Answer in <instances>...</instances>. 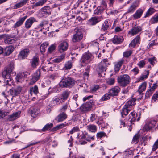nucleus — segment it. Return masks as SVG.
<instances>
[{"instance_id": "nucleus-19", "label": "nucleus", "mask_w": 158, "mask_h": 158, "mask_svg": "<svg viewBox=\"0 0 158 158\" xmlns=\"http://www.w3.org/2000/svg\"><path fill=\"white\" fill-rule=\"evenodd\" d=\"M14 49V47L12 46H7L3 49V52L4 53L5 55L9 56L12 53Z\"/></svg>"}, {"instance_id": "nucleus-38", "label": "nucleus", "mask_w": 158, "mask_h": 158, "mask_svg": "<svg viewBox=\"0 0 158 158\" xmlns=\"http://www.w3.org/2000/svg\"><path fill=\"white\" fill-rule=\"evenodd\" d=\"M137 117V114L134 112H132L129 115V119H131L130 122L132 123L133 122H135Z\"/></svg>"}, {"instance_id": "nucleus-17", "label": "nucleus", "mask_w": 158, "mask_h": 158, "mask_svg": "<svg viewBox=\"0 0 158 158\" xmlns=\"http://www.w3.org/2000/svg\"><path fill=\"white\" fill-rule=\"evenodd\" d=\"M111 24L109 21L107 20H106L104 23L102 25L101 30L102 31H106L110 27Z\"/></svg>"}, {"instance_id": "nucleus-15", "label": "nucleus", "mask_w": 158, "mask_h": 158, "mask_svg": "<svg viewBox=\"0 0 158 158\" xmlns=\"http://www.w3.org/2000/svg\"><path fill=\"white\" fill-rule=\"evenodd\" d=\"M22 90V87L20 86H18L13 89H10L9 91L10 94L13 96H17L19 94Z\"/></svg>"}, {"instance_id": "nucleus-42", "label": "nucleus", "mask_w": 158, "mask_h": 158, "mask_svg": "<svg viewBox=\"0 0 158 158\" xmlns=\"http://www.w3.org/2000/svg\"><path fill=\"white\" fill-rule=\"evenodd\" d=\"M47 1V0H40L34 5H32V8L34 9L35 7L42 6Z\"/></svg>"}, {"instance_id": "nucleus-56", "label": "nucleus", "mask_w": 158, "mask_h": 158, "mask_svg": "<svg viewBox=\"0 0 158 158\" xmlns=\"http://www.w3.org/2000/svg\"><path fill=\"white\" fill-rule=\"evenodd\" d=\"M106 134L103 132H100L97 134V137L98 138H101L103 137H105Z\"/></svg>"}, {"instance_id": "nucleus-55", "label": "nucleus", "mask_w": 158, "mask_h": 158, "mask_svg": "<svg viewBox=\"0 0 158 158\" xmlns=\"http://www.w3.org/2000/svg\"><path fill=\"white\" fill-rule=\"evenodd\" d=\"M152 128V126H150L148 123L144 126L143 127V130L144 131H148Z\"/></svg>"}, {"instance_id": "nucleus-27", "label": "nucleus", "mask_w": 158, "mask_h": 158, "mask_svg": "<svg viewBox=\"0 0 158 158\" xmlns=\"http://www.w3.org/2000/svg\"><path fill=\"white\" fill-rule=\"evenodd\" d=\"M39 58L36 56H33L31 59V65L33 68H35L38 65Z\"/></svg>"}, {"instance_id": "nucleus-25", "label": "nucleus", "mask_w": 158, "mask_h": 158, "mask_svg": "<svg viewBox=\"0 0 158 158\" xmlns=\"http://www.w3.org/2000/svg\"><path fill=\"white\" fill-rule=\"evenodd\" d=\"M140 40V37L139 36H137L134 38L129 44V47L131 48H134L137 44L138 43Z\"/></svg>"}, {"instance_id": "nucleus-24", "label": "nucleus", "mask_w": 158, "mask_h": 158, "mask_svg": "<svg viewBox=\"0 0 158 158\" xmlns=\"http://www.w3.org/2000/svg\"><path fill=\"white\" fill-rule=\"evenodd\" d=\"M98 17H94L91 18L88 21V24L90 25H94L99 22Z\"/></svg>"}, {"instance_id": "nucleus-47", "label": "nucleus", "mask_w": 158, "mask_h": 158, "mask_svg": "<svg viewBox=\"0 0 158 158\" xmlns=\"http://www.w3.org/2000/svg\"><path fill=\"white\" fill-rule=\"evenodd\" d=\"M72 66V63L70 61H68L65 63L63 68L65 70H68L70 69Z\"/></svg>"}, {"instance_id": "nucleus-7", "label": "nucleus", "mask_w": 158, "mask_h": 158, "mask_svg": "<svg viewBox=\"0 0 158 158\" xmlns=\"http://www.w3.org/2000/svg\"><path fill=\"white\" fill-rule=\"evenodd\" d=\"M68 47V44L66 41H61L58 46V51L60 53H62L66 51Z\"/></svg>"}, {"instance_id": "nucleus-12", "label": "nucleus", "mask_w": 158, "mask_h": 158, "mask_svg": "<svg viewBox=\"0 0 158 158\" xmlns=\"http://www.w3.org/2000/svg\"><path fill=\"white\" fill-rule=\"evenodd\" d=\"M29 52V50L27 48L21 50L18 55V58L20 60L25 59L27 56Z\"/></svg>"}, {"instance_id": "nucleus-63", "label": "nucleus", "mask_w": 158, "mask_h": 158, "mask_svg": "<svg viewBox=\"0 0 158 158\" xmlns=\"http://www.w3.org/2000/svg\"><path fill=\"white\" fill-rule=\"evenodd\" d=\"M158 148V139L155 142L153 146L152 150L155 151Z\"/></svg>"}, {"instance_id": "nucleus-14", "label": "nucleus", "mask_w": 158, "mask_h": 158, "mask_svg": "<svg viewBox=\"0 0 158 158\" xmlns=\"http://www.w3.org/2000/svg\"><path fill=\"white\" fill-rule=\"evenodd\" d=\"M67 115L65 113H60L55 118V120L57 122H61L65 120L67 118Z\"/></svg>"}, {"instance_id": "nucleus-45", "label": "nucleus", "mask_w": 158, "mask_h": 158, "mask_svg": "<svg viewBox=\"0 0 158 158\" xmlns=\"http://www.w3.org/2000/svg\"><path fill=\"white\" fill-rule=\"evenodd\" d=\"M48 45V44L47 43H43L41 45L40 48V49L42 54H43L45 52L46 48H47Z\"/></svg>"}, {"instance_id": "nucleus-30", "label": "nucleus", "mask_w": 158, "mask_h": 158, "mask_svg": "<svg viewBox=\"0 0 158 158\" xmlns=\"http://www.w3.org/2000/svg\"><path fill=\"white\" fill-rule=\"evenodd\" d=\"M103 7H98L97 9L95 10L94 11V13L96 15H99V14L102 13L104 10V8H105L106 7V3L105 2H104L103 4Z\"/></svg>"}, {"instance_id": "nucleus-59", "label": "nucleus", "mask_w": 158, "mask_h": 158, "mask_svg": "<svg viewBox=\"0 0 158 158\" xmlns=\"http://www.w3.org/2000/svg\"><path fill=\"white\" fill-rule=\"evenodd\" d=\"M80 131L79 128L77 127H75L73 128L71 130L69 131L70 134H73V133L78 131Z\"/></svg>"}, {"instance_id": "nucleus-13", "label": "nucleus", "mask_w": 158, "mask_h": 158, "mask_svg": "<svg viewBox=\"0 0 158 158\" xmlns=\"http://www.w3.org/2000/svg\"><path fill=\"white\" fill-rule=\"evenodd\" d=\"M20 112H15L10 115L7 117V119L9 121H13L19 117Z\"/></svg>"}, {"instance_id": "nucleus-1", "label": "nucleus", "mask_w": 158, "mask_h": 158, "mask_svg": "<svg viewBox=\"0 0 158 158\" xmlns=\"http://www.w3.org/2000/svg\"><path fill=\"white\" fill-rule=\"evenodd\" d=\"M14 62L13 61H11L5 68L4 71L2 72V76L4 78V85L6 84L9 86H11L13 81L11 76L14 75L16 74L13 72L14 69Z\"/></svg>"}, {"instance_id": "nucleus-6", "label": "nucleus", "mask_w": 158, "mask_h": 158, "mask_svg": "<svg viewBox=\"0 0 158 158\" xmlns=\"http://www.w3.org/2000/svg\"><path fill=\"white\" fill-rule=\"evenodd\" d=\"M50 8L49 6H44L40 9L38 15L40 18H46L51 14Z\"/></svg>"}, {"instance_id": "nucleus-62", "label": "nucleus", "mask_w": 158, "mask_h": 158, "mask_svg": "<svg viewBox=\"0 0 158 158\" xmlns=\"http://www.w3.org/2000/svg\"><path fill=\"white\" fill-rule=\"evenodd\" d=\"M99 85H95V86H94L93 87L91 88L90 91L92 93L95 92L99 89Z\"/></svg>"}, {"instance_id": "nucleus-33", "label": "nucleus", "mask_w": 158, "mask_h": 158, "mask_svg": "<svg viewBox=\"0 0 158 158\" xmlns=\"http://www.w3.org/2000/svg\"><path fill=\"white\" fill-rule=\"evenodd\" d=\"M86 128L90 132H95L97 130V126L94 124H90L86 126Z\"/></svg>"}, {"instance_id": "nucleus-40", "label": "nucleus", "mask_w": 158, "mask_h": 158, "mask_svg": "<svg viewBox=\"0 0 158 158\" xmlns=\"http://www.w3.org/2000/svg\"><path fill=\"white\" fill-rule=\"evenodd\" d=\"M53 124L52 123H48L45 125L41 130L42 132H45L50 130L52 127Z\"/></svg>"}, {"instance_id": "nucleus-22", "label": "nucleus", "mask_w": 158, "mask_h": 158, "mask_svg": "<svg viewBox=\"0 0 158 158\" xmlns=\"http://www.w3.org/2000/svg\"><path fill=\"white\" fill-rule=\"evenodd\" d=\"M131 109L128 107H127L125 105H124L123 107L122 110L121 111V114L122 117H124L125 116H127L129 111H130Z\"/></svg>"}, {"instance_id": "nucleus-29", "label": "nucleus", "mask_w": 158, "mask_h": 158, "mask_svg": "<svg viewBox=\"0 0 158 158\" xmlns=\"http://www.w3.org/2000/svg\"><path fill=\"white\" fill-rule=\"evenodd\" d=\"M136 101V99L134 98H133L127 102L124 105L127 107H128L131 109L132 106L135 104V102Z\"/></svg>"}, {"instance_id": "nucleus-61", "label": "nucleus", "mask_w": 158, "mask_h": 158, "mask_svg": "<svg viewBox=\"0 0 158 158\" xmlns=\"http://www.w3.org/2000/svg\"><path fill=\"white\" fill-rule=\"evenodd\" d=\"M79 143L81 145L85 144L87 143V142L85 141V138H82V135L79 139Z\"/></svg>"}, {"instance_id": "nucleus-43", "label": "nucleus", "mask_w": 158, "mask_h": 158, "mask_svg": "<svg viewBox=\"0 0 158 158\" xmlns=\"http://www.w3.org/2000/svg\"><path fill=\"white\" fill-rule=\"evenodd\" d=\"M137 7V6L135 3L133 4L128 9L127 13H133Z\"/></svg>"}, {"instance_id": "nucleus-8", "label": "nucleus", "mask_w": 158, "mask_h": 158, "mask_svg": "<svg viewBox=\"0 0 158 158\" xmlns=\"http://www.w3.org/2000/svg\"><path fill=\"white\" fill-rule=\"evenodd\" d=\"M92 55L91 54L84 53L80 60L81 63L87 64L91 60Z\"/></svg>"}, {"instance_id": "nucleus-26", "label": "nucleus", "mask_w": 158, "mask_h": 158, "mask_svg": "<svg viewBox=\"0 0 158 158\" xmlns=\"http://www.w3.org/2000/svg\"><path fill=\"white\" fill-rule=\"evenodd\" d=\"M82 138H84L86 140L88 141H90L94 139V136H90L88 133L85 131V133H83L82 134Z\"/></svg>"}, {"instance_id": "nucleus-49", "label": "nucleus", "mask_w": 158, "mask_h": 158, "mask_svg": "<svg viewBox=\"0 0 158 158\" xmlns=\"http://www.w3.org/2000/svg\"><path fill=\"white\" fill-rule=\"evenodd\" d=\"M38 114V111L36 108H34L31 110V116L35 118Z\"/></svg>"}, {"instance_id": "nucleus-48", "label": "nucleus", "mask_w": 158, "mask_h": 158, "mask_svg": "<svg viewBox=\"0 0 158 158\" xmlns=\"http://www.w3.org/2000/svg\"><path fill=\"white\" fill-rule=\"evenodd\" d=\"M111 96L109 93L105 94L100 99L101 101H105L109 99Z\"/></svg>"}, {"instance_id": "nucleus-36", "label": "nucleus", "mask_w": 158, "mask_h": 158, "mask_svg": "<svg viewBox=\"0 0 158 158\" xmlns=\"http://www.w3.org/2000/svg\"><path fill=\"white\" fill-rule=\"evenodd\" d=\"M70 92L67 90L64 91L61 94V98L64 102L69 97Z\"/></svg>"}, {"instance_id": "nucleus-16", "label": "nucleus", "mask_w": 158, "mask_h": 158, "mask_svg": "<svg viewBox=\"0 0 158 158\" xmlns=\"http://www.w3.org/2000/svg\"><path fill=\"white\" fill-rule=\"evenodd\" d=\"M35 21V19L34 17H31L28 19L25 23V27L27 29L29 28L32 26L33 23Z\"/></svg>"}, {"instance_id": "nucleus-58", "label": "nucleus", "mask_w": 158, "mask_h": 158, "mask_svg": "<svg viewBox=\"0 0 158 158\" xmlns=\"http://www.w3.org/2000/svg\"><path fill=\"white\" fill-rule=\"evenodd\" d=\"M139 70L137 67H136L131 70V72L134 75H136L139 72Z\"/></svg>"}, {"instance_id": "nucleus-50", "label": "nucleus", "mask_w": 158, "mask_h": 158, "mask_svg": "<svg viewBox=\"0 0 158 158\" xmlns=\"http://www.w3.org/2000/svg\"><path fill=\"white\" fill-rule=\"evenodd\" d=\"M23 73H19L17 75L15 79L17 82L21 81V80L23 78Z\"/></svg>"}, {"instance_id": "nucleus-4", "label": "nucleus", "mask_w": 158, "mask_h": 158, "mask_svg": "<svg viewBox=\"0 0 158 158\" xmlns=\"http://www.w3.org/2000/svg\"><path fill=\"white\" fill-rule=\"evenodd\" d=\"M109 64L108 63L107 59L103 60V61L100 63L97 69L98 77H102V74L103 73L104 75H105L104 72L107 69L106 67Z\"/></svg>"}, {"instance_id": "nucleus-44", "label": "nucleus", "mask_w": 158, "mask_h": 158, "mask_svg": "<svg viewBox=\"0 0 158 158\" xmlns=\"http://www.w3.org/2000/svg\"><path fill=\"white\" fill-rule=\"evenodd\" d=\"M150 22L151 24H155L158 22V13L151 19Z\"/></svg>"}, {"instance_id": "nucleus-46", "label": "nucleus", "mask_w": 158, "mask_h": 158, "mask_svg": "<svg viewBox=\"0 0 158 158\" xmlns=\"http://www.w3.org/2000/svg\"><path fill=\"white\" fill-rule=\"evenodd\" d=\"M132 53V51L131 50L126 51L123 52V56L124 57L127 58L131 56Z\"/></svg>"}, {"instance_id": "nucleus-10", "label": "nucleus", "mask_w": 158, "mask_h": 158, "mask_svg": "<svg viewBox=\"0 0 158 158\" xmlns=\"http://www.w3.org/2000/svg\"><path fill=\"white\" fill-rule=\"evenodd\" d=\"M94 104V102L93 100H91L83 104L81 106V110L83 111H88L89 110Z\"/></svg>"}, {"instance_id": "nucleus-21", "label": "nucleus", "mask_w": 158, "mask_h": 158, "mask_svg": "<svg viewBox=\"0 0 158 158\" xmlns=\"http://www.w3.org/2000/svg\"><path fill=\"white\" fill-rule=\"evenodd\" d=\"M124 39L122 36L115 35L112 40L113 42L116 44H118L122 43L123 40Z\"/></svg>"}, {"instance_id": "nucleus-54", "label": "nucleus", "mask_w": 158, "mask_h": 158, "mask_svg": "<svg viewBox=\"0 0 158 158\" xmlns=\"http://www.w3.org/2000/svg\"><path fill=\"white\" fill-rule=\"evenodd\" d=\"M147 73L146 75H143L141 76L139 78V81H142L144 79H146L149 74V72L148 71H146Z\"/></svg>"}, {"instance_id": "nucleus-3", "label": "nucleus", "mask_w": 158, "mask_h": 158, "mask_svg": "<svg viewBox=\"0 0 158 158\" xmlns=\"http://www.w3.org/2000/svg\"><path fill=\"white\" fill-rule=\"evenodd\" d=\"M117 82L120 86L125 87L130 83L131 78L127 74L121 75L118 77Z\"/></svg>"}, {"instance_id": "nucleus-5", "label": "nucleus", "mask_w": 158, "mask_h": 158, "mask_svg": "<svg viewBox=\"0 0 158 158\" xmlns=\"http://www.w3.org/2000/svg\"><path fill=\"white\" fill-rule=\"evenodd\" d=\"M74 31L76 33L73 35L72 40L74 43L78 42L82 39L83 35L81 31L79 30L78 27L75 28Z\"/></svg>"}, {"instance_id": "nucleus-51", "label": "nucleus", "mask_w": 158, "mask_h": 158, "mask_svg": "<svg viewBox=\"0 0 158 158\" xmlns=\"http://www.w3.org/2000/svg\"><path fill=\"white\" fill-rule=\"evenodd\" d=\"M89 68L87 67L85 69V72L83 73V76L85 78H87L89 76Z\"/></svg>"}, {"instance_id": "nucleus-64", "label": "nucleus", "mask_w": 158, "mask_h": 158, "mask_svg": "<svg viewBox=\"0 0 158 158\" xmlns=\"http://www.w3.org/2000/svg\"><path fill=\"white\" fill-rule=\"evenodd\" d=\"M158 98V91H156L153 95L152 98V100L155 102Z\"/></svg>"}, {"instance_id": "nucleus-18", "label": "nucleus", "mask_w": 158, "mask_h": 158, "mask_svg": "<svg viewBox=\"0 0 158 158\" xmlns=\"http://www.w3.org/2000/svg\"><path fill=\"white\" fill-rule=\"evenodd\" d=\"M144 11V10L143 9L141 8L138 9L133 15L134 19H137L140 18L141 17Z\"/></svg>"}, {"instance_id": "nucleus-35", "label": "nucleus", "mask_w": 158, "mask_h": 158, "mask_svg": "<svg viewBox=\"0 0 158 158\" xmlns=\"http://www.w3.org/2000/svg\"><path fill=\"white\" fill-rule=\"evenodd\" d=\"M29 93L31 96L33 93L35 94H37L39 93L38 86L36 85H35L33 87L30 88Z\"/></svg>"}, {"instance_id": "nucleus-23", "label": "nucleus", "mask_w": 158, "mask_h": 158, "mask_svg": "<svg viewBox=\"0 0 158 158\" xmlns=\"http://www.w3.org/2000/svg\"><path fill=\"white\" fill-rule=\"evenodd\" d=\"M142 30V27L140 26L134 27L131 31H129V33H131L132 35H133L138 34Z\"/></svg>"}, {"instance_id": "nucleus-9", "label": "nucleus", "mask_w": 158, "mask_h": 158, "mask_svg": "<svg viewBox=\"0 0 158 158\" xmlns=\"http://www.w3.org/2000/svg\"><path fill=\"white\" fill-rule=\"evenodd\" d=\"M40 70L37 69L34 75L32 76V78L29 83L31 85L33 84L36 82L40 78Z\"/></svg>"}, {"instance_id": "nucleus-52", "label": "nucleus", "mask_w": 158, "mask_h": 158, "mask_svg": "<svg viewBox=\"0 0 158 158\" xmlns=\"http://www.w3.org/2000/svg\"><path fill=\"white\" fill-rule=\"evenodd\" d=\"M106 82L109 85H113L115 82L114 78H108L106 80Z\"/></svg>"}, {"instance_id": "nucleus-32", "label": "nucleus", "mask_w": 158, "mask_h": 158, "mask_svg": "<svg viewBox=\"0 0 158 158\" xmlns=\"http://www.w3.org/2000/svg\"><path fill=\"white\" fill-rule=\"evenodd\" d=\"M65 54H62L53 60V61L55 63H58L63 60L65 59Z\"/></svg>"}, {"instance_id": "nucleus-39", "label": "nucleus", "mask_w": 158, "mask_h": 158, "mask_svg": "<svg viewBox=\"0 0 158 158\" xmlns=\"http://www.w3.org/2000/svg\"><path fill=\"white\" fill-rule=\"evenodd\" d=\"M52 102L53 103L56 104H59L64 102V101L60 97H55L53 98Z\"/></svg>"}, {"instance_id": "nucleus-57", "label": "nucleus", "mask_w": 158, "mask_h": 158, "mask_svg": "<svg viewBox=\"0 0 158 158\" xmlns=\"http://www.w3.org/2000/svg\"><path fill=\"white\" fill-rule=\"evenodd\" d=\"M145 64L146 63L144 60H142L139 62V63L137 64V65L139 68H142L144 67Z\"/></svg>"}, {"instance_id": "nucleus-34", "label": "nucleus", "mask_w": 158, "mask_h": 158, "mask_svg": "<svg viewBox=\"0 0 158 158\" xmlns=\"http://www.w3.org/2000/svg\"><path fill=\"white\" fill-rule=\"evenodd\" d=\"M123 60H121L115 64L114 69L115 72H117L119 71L121 66L123 63Z\"/></svg>"}, {"instance_id": "nucleus-53", "label": "nucleus", "mask_w": 158, "mask_h": 158, "mask_svg": "<svg viewBox=\"0 0 158 158\" xmlns=\"http://www.w3.org/2000/svg\"><path fill=\"white\" fill-rule=\"evenodd\" d=\"M56 66H58V65H55L53 64H51L50 63H48L47 65V67H50V68L47 69V70L48 71L49 70L53 71V69H54V67H56Z\"/></svg>"}, {"instance_id": "nucleus-60", "label": "nucleus", "mask_w": 158, "mask_h": 158, "mask_svg": "<svg viewBox=\"0 0 158 158\" xmlns=\"http://www.w3.org/2000/svg\"><path fill=\"white\" fill-rule=\"evenodd\" d=\"M56 47L54 44L52 45L48 48V51L49 53H51L56 49Z\"/></svg>"}, {"instance_id": "nucleus-41", "label": "nucleus", "mask_w": 158, "mask_h": 158, "mask_svg": "<svg viewBox=\"0 0 158 158\" xmlns=\"http://www.w3.org/2000/svg\"><path fill=\"white\" fill-rule=\"evenodd\" d=\"M156 11V10L153 8L150 7L147 10L144 16V18H146L150 16Z\"/></svg>"}, {"instance_id": "nucleus-20", "label": "nucleus", "mask_w": 158, "mask_h": 158, "mask_svg": "<svg viewBox=\"0 0 158 158\" xmlns=\"http://www.w3.org/2000/svg\"><path fill=\"white\" fill-rule=\"evenodd\" d=\"M27 18V16H25L22 18H19L18 21L13 26L15 28L21 26L23 24Z\"/></svg>"}, {"instance_id": "nucleus-2", "label": "nucleus", "mask_w": 158, "mask_h": 158, "mask_svg": "<svg viewBox=\"0 0 158 158\" xmlns=\"http://www.w3.org/2000/svg\"><path fill=\"white\" fill-rule=\"evenodd\" d=\"M75 84V81L71 77H64L59 83V86L62 88H71Z\"/></svg>"}, {"instance_id": "nucleus-11", "label": "nucleus", "mask_w": 158, "mask_h": 158, "mask_svg": "<svg viewBox=\"0 0 158 158\" xmlns=\"http://www.w3.org/2000/svg\"><path fill=\"white\" fill-rule=\"evenodd\" d=\"M120 89L119 86H116L111 88L108 93L111 96H117Z\"/></svg>"}, {"instance_id": "nucleus-31", "label": "nucleus", "mask_w": 158, "mask_h": 158, "mask_svg": "<svg viewBox=\"0 0 158 158\" xmlns=\"http://www.w3.org/2000/svg\"><path fill=\"white\" fill-rule=\"evenodd\" d=\"M4 39V42L6 44H11L15 43L16 41L15 39L11 37L10 36L6 35Z\"/></svg>"}, {"instance_id": "nucleus-28", "label": "nucleus", "mask_w": 158, "mask_h": 158, "mask_svg": "<svg viewBox=\"0 0 158 158\" xmlns=\"http://www.w3.org/2000/svg\"><path fill=\"white\" fill-rule=\"evenodd\" d=\"M29 0H22L19 2L14 6V9H17L22 7Z\"/></svg>"}, {"instance_id": "nucleus-37", "label": "nucleus", "mask_w": 158, "mask_h": 158, "mask_svg": "<svg viewBox=\"0 0 158 158\" xmlns=\"http://www.w3.org/2000/svg\"><path fill=\"white\" fill-rule=\"evenodd\" d=\"M147 85V83L146 82H143L140 85L138 90V91L140 94L145 90Z\"/></svg>"}]
</instances>
